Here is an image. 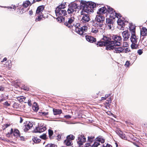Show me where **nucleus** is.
Returning a JSON list of instances; mask_svg holds the SVG:
<instances>
[{
    "label": "nucleus",
    "mask_w": 147,
    "mask_h": 147,
    "mask_svg": "<svg viewBox=\"0 0 147 147\" xmlns=\"http://www.w3.org/2000/svg\"><path fill=\"white\" fill-rule=\"evenodd\" d=\"M96 4L91 1L86 2L84 1H82L80 3L81 8L87 13L92 12L91 8H93L96 7Z\"/></svg>",
    "instance_id": "obj_1"
},
{
    "label": "nucleus",
    "mask_w": 147,
    "mask_h": 147,
    "mask_svg": "<svg viewBox=\"0 0 147 147\" xmlns=\"http://www.w3.org/2000/svg\"><path fill=\"white\" fill-rule=\"evenodd\" d=\"M102 40V41L98 42L97 45L100 47L106 46V49L107 50H110L114 48V46L109 44V41L111 40V38L109 37L103 36Z\"/></svg>",
    "instance_id": "obj_2"
},
{
    "label": "nucleus",
    "mask_w": 147,
    "mask_h": 147,
    "mask_svg": "<svg viewBox=\"0 0 147 147\" xmlns=\"http://www.w3.org/2000/svg\"><path fill=\"white\" fill-rule=\"evenodd\" d=\"M65 3L61 4L58 6L55 11V13L57 16H65L67 14V12L65 10L62 9L65 7Z\"/></svg>",
    "instance_id": "obj_3"
},
{
    "label": "nucleus",
    "mask_w": 147,
    "mask_h": 147,
    "mask_svg": "<svg viewBox=\"0 0 147 147\" xmlns=\"http://www.w3.org/2000/svg\"><path fill=\"white\" fill-rule=\"evenodd\" d=\"M113 40L109 41V44L110 45H114L116 46H120L121 45L122 38L120 36L116 35H113L111 37Z\"/></svg>",
    "instance_id": "obj_4"
},
{
    "label": "nucleus",
    "mask_w": 147,
    "mask_h": 147,
    "mask_svg": "<svg viewBox=\"0 0 147 147\" xmlns=\"http://www.w3.org/2000/svg\"><path fill=\"white\" fill-rule=\"evenodd\" d=\"M105 17L102 15H97L95 18V20L96 21V23L92 21L91 22L93 23V26L94 27H99L100 28L103 26V22L105 20Z\"/></svg>",
    "instance_id": "obj_5"
},
{
    "label": "nucleus",
    "mask_w": 147,
    "mask_h": 147,
    "mask_svg": "<svg viewBox=\"0 0 147 147\" xmlns=\"http://www.w3.org/2000/svg\"><path fill=\"white\" fill-rule=\"evenodd\" d=\"M130 40L132 42L131 45V49H138L139 48V44L138 43H137L138 40V37L136 36L135 33L131 34Z\"/></svg>",
    "instance_id": "obj_6"
},
{
    "label": "nucleus",
    "mask_w": 147,
    "mask_h": 147,
    "mask_svg": "<svg viewBox=\"0 0 147 147\" xmlns=\"http://www.w3.org/2000/svg\"><path fill=\"white\" fill-rule=\"evenodd\" d=\"M74 18L73 17H65L63 18L64 24L66 26L69 28H71L74 25Z\"/></svg>",
    "instance_id": "obj_7"
},
{
    "label": "nucleus",
    "mask_w": 147,
    "mask_h": 147,
    "mask_svg": "<svg viewBox=\"0 0 147 147\" xmlns=\"http://www.w3.org/2000/svg\"><path fill=\"white\" fill-rule=\"evenodd\" d=\"M88 27L86 26L81 27L80 28H77L76 29V31L78 34L82 35L83 36H85L86 33L85 32L87 31Z\"/></svg>",
    "instance_id": "obj_8"
},
{
    "label": "nucleus",
    "mask_w": 147,
    "mask_h": 147,
    "mask_svg": "<svg viewBox=\"0 0 147 147\" xmlns=\"http://www.w3.org/2000/svg\"><path fill=\"white\" fill-rule=\"evenodd\" d=\"M69 6L67 11L69 14L73 13L75 11V9L77 8L78 9V7H79L77 4L75 3L70 4L69 5Z\"/></svg>",
    "instance_id": "obj_9"
},
{
    "label": "nucleus",
    "mask_w": 147,
    "mask_h": 147,
    "mask_svg": "<svg viewBox=\"0 0 147 147\" xmlns=\"http://www.w3.org/2000/svg\"><path fill=\"white\" fill-rule=\"evenodd\" d=\"M33 124L32 122L30 121H26V123H24L22 129L25 132H26L30 129L32 127Z\"/></svg>",
    "instance_id": "obj_10"
},
{
    "label": "nucleus",
    "mask_w": 147,
    "mask_h": 147,
    "mask_svg": "<svg viewBox=\"0 0 147 147\" xmlns=\"http://www.w3.org/2000/svg\"><path fill=\"white\" fill-rule=\"evenodd\" d=\"M86 140V138L84 136L82 135L79 136L77 139V143L80 146H81L83 145Z\"/></svg>",
    "instance_id": "obj_11"
},
{
    "label": "nucleus",
    "mask_w": 147,
    "mask_h": 147,
    "mask_svg": "<svg viewBox=\"0 0 147 147\" xmlns=\"http://www.w3.org/2000/svg\"><path fill=\"white\" fill-rule=\"evenodd\" d=\"M46 129V127L45 125H38L37 127L34 130V133H41L44 132Z\"/></svg>",
    "instance_id": "obj_12"
},
{
    "label": "nucleus",
    "mask_w": 147,
    "mask_h": 147,
    "mask_svg": "<svg viewBox=\"0 0 147 147\" xmlns=\"http://www.w3.org/2000/svg\"><path fill=\"white\" fill-rule=\"evenodd\" d=\"M82 18L81 21L83 23H86L88 22L90 20V15L88 14H81Z\"/></svg>",
    "instance_id": "obj_13"
},
{
    "label": "nucleus",
    "mask_w": 147,
    "mask_h": 147,
    "mask_svg": "<svg viewBox=\"0 0 147 147\" xmlns=\"http://www.w3.org/2000/svg\"><path fill=\"white\" fill-rule=\"evenodd\" d=\"M107 10L108 13L110 14L109 17L112 18V17L114 16L115 13V10L110 7L107 5Z\"/></svg>",
    "instance_id": "obj_14"
},
{
    "label": "nucleus",
    "mask_w": 147,
    "mask_h": 147,
    "mask_svg": "<svg viewBox=\"0 0 147 147\" xmlns=\"http://www.w3.org/2000/svg\"><path fill=\"white\" fill-rule=\"evenodd\" d=\"M122 34L123 37V40L124 41L127 40L130 36V34L127 30L123 31L122 32Z\"/></svg>",
    "instance_id": "obj_15"
},
{
    "label": "nucleus",
    "mask_w": 147,
    "mask_h": 147,
    "mask_svg": "<svg viewBox=\"0 0 147 147\" xmlns=\"http://www.w3.org/2000/svg\"><path fill=\"white\" fill-rule=\"evenodd\" d=\"M107 12V8L105 6L99 9H98V11L97 12V13L98 14L102 15V14H105Z\"/></svg>",
    "instance_id": "obj_16"
},
{
    "label": "nucleus",
    "mask_w": 147,
    "mask_h": 147,
    "mask_svg": "<svg viewBox=\"0 0 147 147\" xmlns=\"http://www.w3.org/2000/svg\"><path fill=\"white\" fill-rule=\"evenodd\" d=\"M114 46V48L111 50H114V51L117 53H123V47H119L115 48L116 45H113Z\"/></svg>",
    "instance_id": "obj_17"
},
{
    "label": "nucleus",
    "mask_w": 147,
    "mask_h": 147,
    "mask_svg": "<svg viewBox=\"0 0 147 147\" xmlns=\"http://www.w3.org/2000/svg\"><path fill=\"white\" fill-rule=\"evenodd\" d=\"M44 9V7L43 5L38 7L36 10V15H37V14H42V12L43 11Z\"/></svg>",
    "instance_id": "obj_18"
},
{
    "label": "nucleus",
    "mask_w": 147,
    "mask_h": 147,
    "mask_svg": "<svg viewBox=\"0 0 147 147\" xmlns=\"http://www.w3.org/2000/svg\"><path fill=\"white\" fill-rule=\"evenodd\" d=\"M86 40L91 43L95 42L96 41V38L90 36H85Z\"/></svg>",
    "instance_id": "obj_19"
},
{
    "label": "nucleus",
    "mask_w": 147,
    "mask_h": 147,
    "mask_svg": "<svg viewBox=\"0 0 147 147\" xmlns=\"http://www.w3.org/2000/svg\"><path fill=\"white\" fill-rule=\"evenodd\" d=\"M100 145L99 142L94 141L93 144L91 146V144L90 143H87L85 144V147H97V146Z\"/></svg>",
    "instance_id": "obj_20"
},
{
    "label": "nucleus",
    "mask_w": 147,
    "mask_h": 147,
    "mask_svg": "<svg viewBox=\"0 0 147 147\" xmlns=\"http://www.w3.org/2000/svg\"><path fill=\"white\" fill-rule=\"evenodd\" d=\"M96 140L103 144L105 142V140L104 138L101 136H99L96 138Z\"/></svg>",
    "instance_id": "obj_21"
},
{
    "label": "nucleus",
    "mask_w": 147,
    "mask_h": 147,
    "mask_svg": "<svg viewBox=\"0 0 147 147\" xmlns=\"http://www.w3.org/2000/svg\"><path fill=\"white\" fill-rule=\"evenodd\" d=\"M147 35V29L145 27L143 28L140 30V35L141 36H145Z\"/></svg>",
    "instance_id": "obj_22"
},
{
    "label": "nucleus",
    "mask_w": 147,
    "mask_h": 147,
    "mask_svg": "<svg viewBox=\"0 0 147 147\" xmlns=\"http://www.w3.org/2000/svg\"><path fill=\"white\" fill-rule=\"evenodd\" d=\"M53 111L54 115H59L62 113V111L61 109H53Z\"/></svg>",
    "instance_id": "obj_23"
},
{
    "label": "nucleus",
    "mask_w": 147,
    "mask_h": 147,
    "mask_svg": "<svg viewBox=\"0 0 147 147\" xmlns=\"http://www.w3.org/2000/svg\"><path fill=\"white\" fill-rule=\"evenodd\" d=\"M117 134L122 139L124 140H126L127 139V137L125 134H123L122 132L121 131H118Z\"/></svg>",
    "instance_id": "obj_24"
},
{
    "label": "nucleus",
    "mask_w": 147,
    "mask_h": 147,
    "mask_svg": "<svg viewBox=\"0 0 147 147\" xmlns=\"http://www.w3.org/2000/svg\"><path fill=\"white\" fill-rule=\"evenodd\" d=\"M129 29L131 34L135 33L136 28L133 25H130Z\"/></svg>",
    "instance_id": "obj_25"
},
{
    "label": "nucleus",
    "mask_w": 147,
    "mask_h": 147,
    "mask_svg": "<svg viewBox=\"0 0 147 147\" xmlns=\"http://www.w3.org/2000/svg\"><path fill=\"white\" fill-rule=\"evenodd\" d=\"M13 135L16 137H20V134L19 131L18 129H14L13 131Z\"/></svg>",
    "instance_id": "obj_26"
},
{
    "label": "nucleus",
    "mask_w": 147,
    "mask_h": 147,
    "mask_svg": "<svg viewBox=\"0 0 147 147\" xmlns=\"http://www.w3.org/2000/svg\"><path fill=\"white\" fill-rule=\"evenodd\" d=\"M72 143V141L67 139L64 142V144L67 146H71L73 144Z\"/></svg>",
    "instance_id": "obj_27"
},
{
    "label": "nucleus",
    "mask_w": 147,
    "mask_h": 147,
    "mask_svg": "<svg viewBox=\"0 0 147 147\" xmlns=\"http://www.w3.org/2000/svg\"><path fill=\"white\" fill-rule=\"evenodd\" d=\"M117 22L118 25L121 26H124L125 24L124 22V21L122 20L121 19H120V18H119L118 19Z\"/></svg>",
    "instance_id": "obj_28"
},
{
    "label": "nucleus",
    "mask_w": 147,
    "mask_h": 147,
    "mask_svg": "<svg viewBox=\"0 0 147 147\" xmlns=\"http://www.w3.org/2000/svg\"><path fill=\"white\" fill-rule=\"evenodd\" d=\"M38 17L36 18L35 20V21L36 22L38 21H40L42 19V18H43V14H38Z\"/></svg>",
    "instance_id": "obj_29"
},
{
    "label": "nucleus",
    "mask_w": 147,
    "mask_h": 147,
    "mask_svg": "<svg viewBox=\"0 0 147 147\" xmlns=\"http://www.w3.org/2000/svg\"><path fill=\"white\" fill-rule=\"evenodd\" d=\"M17 98L18 100L20 102H21L26 100V98L23 96H20L18 97Z\"/></svg>",
    "instance_id": "obj_30"
},
{
    "label": "nucleus",
    "mask_w": 147,
    "mask_h": 147,
    "mask_svg": "<svg viewBox=\"0 0 147 147\" xmlns=\"http://www.w3.org/2000/svg\"><path fill=\"white\" fill-rule=\"evenodd\" d=\"M32 141L34 143L37 144L41 141V140L37 137H35L32 138Z\"/></svg>",
    "instance_id": "obj_31"
},
{
    "label": "nucleus",
    "mask_w": 147,
    "mask_h": 147,
    "mask_svg": "<svg viewBox=\"0 0 147 147\" xmlns=\"http://www.w3.org/2000/svg\"><path fill=\"white\" fill-rule=\"evenodd\" d=\"M114 16L113 17H112V18L114 19L116 17L118 18V19L119 18H120L122 17L121 15L119 13H117L116 12H115V13Z\"/></svg>",
    "instance_id": "obj_32"
},
{
    "label": "nucleus",
    "mask_w": 147,
    "mask_h": 147,
    "mask_svg": "<svg viewBox=\"0 0 147 147\" xmlns=\"http://www.w3.org/2000/svg\"><path fill=\"white\" fill-rule=\"evenodd\" d=\"M30 3V2L29 1H26L24 2L22 5L25 7H27L29 5Z\"/></svg>",
    "instance_id": "obj_33"
},
{
    "label": "nucleus",
    "mask_w": 147,
    "mask_h": 147,
    "mask_svg": "<svg viewBox=\"0 0 147 147\" xmlns=\"http://www.w3.org/2000/svg\"><path fill=\"white\" fill-rule=\"evenodd\" d=\"M39 115L42 117L46 116L48 115V112H45L41 111V112H39Z\"/></svg>",
    "instance_id": "obj_34"
},
{
    "label": "nucleus",
    "mask_w": 147,
    "mask_h": 147,
    "mask_svg": "<svg viewBox=\"0 0 147 147\" xmlns=\"http://www.w3.org/2000/svg\"><path fill=\"white\" fill-rule=\"evenodd\" d=\"M63 16H58V17L57 18V19L58 22L59 21L60 23L63 22Z\"/></svg>",
    "instance_id": "obj_35"
},
{
    "label": "nucleus",
    "mask_w": 147,
    "mask_h": 147,
    "mask_svg": "<svg viewBox=\"0 0 147 147\" xmlns=\"http://www.w3.org/2000/svg\"><path fill=\"white\" fill-rule=\"evenodd\" d=\"M74 136L72 135H69L68 136L66 137V139H67L68 140H71V141L74 140Z\"/></svg>",
    "instance_id": "obj_36"
},
{
    "label": "nucleus",
    "mask_w": 147,
    "mask_h": 147,
    "mask_svg": "<svg viewBox=\"0 0 147 147\" xmlns=\"http://www.w3.org/2000/svg\"><path fill=\"white\" fill-rule=\"evenodd\" d=\"M0 7H4L6 8L7 7L8 9H13L14 10H15L16 8V7L15 6V5H12L11 6H8L7 7H5V6H0Z\"/></svg>",
    "instance_id": "obj_37"
},
{
    "label": "nucleus",
    "mask_w": 147,
    "mask_h": 147,
    "mask_svg": "<svg viewBox=\"0 0 147 147\" xmlns=\"http://www.w3.org/2000/svg\"><path fill=\"white\" fill-rule=\"evenodd\" d=\"M45 147H57V146L55 144L49 143L46 145Z\"/></svg>",
    "instance_id": "obj_38"
},
{
    "label": "nucleus",
    "mask_w": 147,
    "mask_h": 147,
    "mask_svg": "<svg viewBox=\"0 0 147 147\" xmlns=\"http://www.w3.org/2000/svg\"><path fill=\"white\" fill-rule=\"evenodd\" d=\"M100 28L99 27H97V28H92L91 30V32L93 33H96L98 32V29Z\"/></svg>",
    "instance_id": "obj_39"
},
{
    "label": "nucleus",
    "mask_w": 147,
    "mask_h": 147,
    "mask_svg": "<svg viewBox=\"0 0 147 147\" xmlns=\"http://www.w3.org/2000/svg\"><path fill=\"white\" fill-rule=\"evenodd\" d=\"M113 20L112 19L109 18H106V23L108 24H113Z\"/></svg>",
    "instance_id": "obj_40"
},
{
    "label": "nucleus",
    "mask_w": 147,
    "mask_h": 147,
    "mask_svg": "<svg viewBox=\"0 0 147 147\" xmlns=\"http://www.w3.org/2000/svg\"><path fill=\"white\" fill-rule=\"evenodd\" d=\"M53 131L51 129H49L48 130V133L49 137L50 139L51 138V137L53 134Z\"/></svg>",
    "instance_id": "obj_41"
},
{
    "label": "nucleus",
    "mask_w": 147,
    "mask_h": 147,
    "mask_svg": "<svg viewBox=\"0 0 147 147\" xmlns=\"http://www.w3.org/2000/svg\"><path fill=\"white\" fill-rule=\"evenodd\" d=\"M123 53H127L131 51L128 48H125L123 47Z\"/></svg>",
    "instance_id": "obj_42"
},
{
    "label": "nucleus",
    "mask_w": 147,
    "mask_h": 147,
    "mask_svg": "<svg viewBox=\"0 0 147 147\" xmlns=\"http://www.w3.org/2000/svg\"><path fill=\"white\" fill-rule=\"evenodd\" d=\"M47 135L46 134H43L42 135L40 136V138L43 140H45L46 139Z\"/></svg>",
    "instance_id": "obj_43"
},
{
    "label": "nucleus",
    "mask_w": 147,
    "mask_h": 147,
    "mask_svg": "<svg viewBox=\"0 0 147 147\" xmlns=\"http://www.w3.org/2000/svg\"><path fill=\"white\" fill-rule=\"evenodd\" d=\"M34 111L36 112L39 109L37 107L34 106L32 107Z\"/></svg>",
    "instance_id": "obj_44"
},
{
    "label": "nucleus",
    "mask_w": 147,
    "mask_h": 147,
    "mask_svg": "<svg viewBox=\"0 0 147 147\" xmlns=\"http://www.w3.org/2000/svg\"><path fill=\"white\" fill-rule=\"evenodd\" d=\"M138 53L140 55H141L143 53V51L142 49H139L137 51Z\"/></svg>",
    "instance_id": "obj_45"
},
{
    "label": "nucleus",
    "mask_w": 147,
    "mask_h": 147,
    "mask_svg": "<svg viewBox=\"0 0 147 147\" xmlns=\"http://www.w3.org/2000/svg\"><path fill=\"white\" fill-rule=\"evenodd\" d=\"M129 61H126L125 65L126 66V67H128L129 66Z\"/></svg>",
    "instance_id": "obj_46"
},
{
    "label": "nucleus",
    "mask_w": 147,
    "mask_h": 147,
    "mask_svg": "<svg viewBox=\"0 0 147 147\" xmlns=\"http://www.w3.org/2000/svg\"><path fill=\"white\" fill-rule=\"evenodd\" d=\"M76 27V29L77 28H80L81 26H80V24L79 23L76 24L75 25L74 24V25Z\"/></svg>",
    "instance_id": "obj_47"
},
{
    "label": "nucleus",
    "mask_w": 147,
    "mask_h": 147,
    "mask_svg": "<svg viewBox=\"0 0 147 147\" xmlns=\"http://www.w3.org/2000/svg\"><path fill=\"white\" fill-rule=\"evenodd\" d=\"M3 105L6 106L8 107L10 105V104L7 101H6L4 103Z\"/></svg>",
    "instance_id": "obj_48"
},
{
    "label": "nucleus",
    "mask_w": 147,
    "mask_h": 147,
    "mask_svg": "<svg viewBox=\"0 0 147 147\" xmlns=\"http://www.w3.org/2000/svg\"><path fill=\"white\" fill-rule=\"evenodd\" d=\"M28 105L29 106H31L32 105V104L31 103V100H30L28 99Z\"/></svg>",
    "instance_id": "obj_49"
},
{
    "label": "nucleus",
    "mask_w": 147,
    "mask_h": 147,
    "mask_svg": "<svg viewBox=\"0 0 147 147\" xmlns=\"http://www.w3.org/2000/svg\"><path fill=\"white\" fill-rule=\"evenodd\" d=\"M64 117L67 118V119H69L71 117V115H65L64 116Z\"/></svg>",
    "instance_id": "obj_50"
},
{
    "label": "nucleus",
    "mask_w": 147,
    "mask_h": 147,
    "mask_svg": "<svg viewBox=\"0 0 147 147\" xmlns=\"http://www.w3.org/2000/svg\"><path fill=\"white\" fill-rule=\"evenodd\" d=\"M88 140V141L89 142H90V143H89L90 144H91V146H92V144L91 143V142H92L94 140H92V139H89V140Z\"/></svg>",
    "instance_id": "obj_51"
},
{
    "label": "nucleus",
    "mask_w": 147,
    "mask_h": 147,
    "mask_svg": "<svg viewBox=\"0 0 147 147\" xmlns=\"http://www.w3.org/2000/svg\"><path fill=\"white\" fill-rule=\"evenodd\" d=\"M108 25L109 27V29H111L112 27L113 26V24H108Z\"/></svg>",
    "instance_id": "obj_52"
},
{
    "label": "nucleus",
    "mask_w": 147,
    "mask_h": 147,
    "mask_svg": "<svg viewBox=\"0 0 147 147\" xmlns=\"http://www.w3.org/2000/svg\"><path fill=\"white\" fill-rule=\"evenodd\" d=\"M94 136H88V140H89L90 139H91V140L92 139V140H94Z\"/></svg>",
    "instance_id": "obj_53"
},
{
    "label": "nucleus",
    "mask_w": 147,
    "mask_h": 147,
    "mask_svg": "<svg viewBox=\"0 0 147 147\" xmlns=\"http://www.w3.org/2000/svg\"><path fill=\"white\" fill-rule=\"evenodd\" d=\"M61 135L60 134H59L57 136V140H59L61 138Z\"/></svg>",
    "instance_id": "obj_54"
},
{
    "label": "nucleus",
    "mask_w": 147,
    "mask_h": 147,
    "mask_svg": "<svg viewBox=\"0 0 147 147\" xmlns=\"http://www.w3.org/2000/svg\"><path fill=\"white\" fill-rule=\"evenodd\" d=\"M13 133V129L12 128H11L10 131V132H9V133L10 134H11Z\"/></svg>",
    "instance_id": "obj_55"
},
{
    "label": "nucleus",
    "mask_w": 147,
    "mask_h": 147,
    "mask_svg": "<svg viewBox=\"0 0 147 147\" xmlns=\"http://www.w3.org/2000/svg\"><path fill=\"white\" fill-rule=\"evenodd\" d=\"M105 147H112L111 145L108 144H107L106 146L105 145Z\"/></svg>",
    "instance_id": "obj_56"
},
{
    "label": "nucleus",
    "mask_w": 147,
    "mask_h": 147,
    "mask_svg": "<svg viewBox=\"0 0 147 147\" xmlns=\"http://www.w3.org/2000/svg\"><path fill=\"white\" fill-rule=\"evenodd\" d=\"M41 0H33V1L32 2V4H33L36 1H40Z\"/></svg>",
    "instance_id": "obj_57"
},
{
    "label": "nucleus",
    "mask_w": 147,
    "mask_h": 147,
    "mask_svg": "<svg viewBox=\"0 0 147 147\" xmlns=\"http://www.w3.org/2000/svg\"><path fill=\"white\" fill-rule=\"evenodd\" d=\"M33 14V11H32V10H30L29 11V14L30 15H32Z\"/></svg>",
    "instance_id": "obj_58"
},
{
    "label": "nucleus",
    "mask_w": 147,
    "mask_h": 147,
    "mask_svg": "<svg viewBox=\"0 0 147 147\" xmlns=\"http://www.w3.org/2000/svg\"><path fill=\"white\" fill-rule=\"evenodd\" d=\"M4 90V88L3 87L0 86V90L3 91Z\"/></svg>",
    "instance_id": "obj_59"
},
{
    "label": "nucleus",
    "mask_w": 147,
    "mask_h": 147,
    "mask_svg": "<svg viewBox=\"0 0 147 147\" xmlns=\"http://www.w3.org/2000/svg\"><path fill=\"white\" fill-rule=\"evenodd\" d=\"M7 59L6 57L4 58L3 59V60L2 61H1L2 62H4L6 61L7 60Z\"/></svg>",
    "instance_id": "obj_60"
},
{
    "label": "nucleus",
    "mask_w": 147,
    "mask_h": 147,
    "mask_svg": "<svg viewBox=\"0 0 147 147\" xmlns=\"http://www.w3.org/2000/svg\"><path fill=\"white\" fill-rule=\"evenodd\" d=\"M10 134L9 133V132H8L7 134H6V136L7 137H10Z\"/></svg>",
    "instance_id": "obj_61"
},
{
    "label": "nucleus",
    "mask_w": 147,
    "mask_h": 147,
    "mask_svg": "<svg viewBox=\"0 0 147 147\" xmlns=\"http://www.w3.org/2000/svg\"><path fill=\"white\" fill-rule=\"evenodd\" d=\"M20 140L22 141H24V137L23 136H20Z\"/></svg>",
    "instance_id": "obj_62"
},
{
    "label": "nucleus",
    "mask_w": 147,
    "mask_h": 147,
    "mask_svg": "<svg viewBox=\"0 0 147 147\" xmlns=\"http://www.w3.org/2000/svg\"><path fill=\"white\" fill-rule=\"evenodd\" d=\"M23 119H22V118L21 117H20V123H22L23 122Z\"/></svg>",
    "instance_id": "obj_63"
},
{
    "label": "nucleus",
    "mask_w": 147,
    "mask_h": 147,
    "mask_svg": "<svg viewBox=\"0 0 147 147\" xmlns=\"http://www.w3.org/2000/svg\"><path fill=\"white\" fill-rule=\"evenodd\" d=\"M9 125H9L8 124H6L4 125L5 126V127L6 128H7L8 126H9Z\"/></svg>",
    "instance_id": "obj_64"
}]
</instances>
